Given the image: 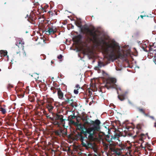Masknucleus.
<instances>
[{
    "label": "nucleus",
    "mask_w": 156,
    "mask_h": 156,
    "mask_svg": "<svg viewBox=\"0 0 156 156\" xmlns=\"http://www.w3.org/2000/svg\"><path fill=\"white\" fill-rule=\"evenodd\" d=\"M63 116L62 115L56 114L54 117V120H56L58 121L61 125H62L63 126H64L65 121L66 119H63Z\"/></svg>",
    "instance_id": "6e6552de"
},
{
    "label": "nucleus",
    "mask_w": 156,
    "mask_h": 156,
    "mask_svg": "<svg viewBox=\"0 0 156 156\" xmlns=\"http://www.w3.org/2000/svg\"><path fill=\"white\" fill-rule=\"evenodd\" d=\"M105 66V65L103 62L99 61L98 62V66L96 67L95 68L96 69H99V68H101L103 66Z\"/></svg>",
    "instance_id": "dca6fc26"
},
{
    "label": "nucleus",
    "mask_w": 156,
    "mask_h": 156,
    "mask_svg": "<svg viewBox=\"0 0 156 156\" xmlns=\"http://www.w3.org/2000/svg\"><path fill=\"white\" fill-rule=\"evenodd\" d=\"M76 126L77 127L78 129L81 131L80 133H78L76 137L81 141L82 146L87 150L90 149H93L94 152H97V150L95 144L89 141L88 138V135H89L88 128H86L81 124H78L77 123Z\"/></svg>",
    "instance_id": "f03ea898"
},
{
    "label": "nucleus",
    "mask_w": 156,
    "mask_h": 156,
    "mask_svg": "<svg viewBox=\"0 0 156 156\" xmlns=\"http://www.w3.org/2000/svg\"><path fill=\"white\" fill-rule=\"evenodd\" d=\"M51 90H53V92L55 90V88L54 87H51Z\"/></svg>",
    "instance_id": "c9c22d12"
},
{
    "label": "nucleus",
    "mask_w": 156,
    "mask_h": 156,
    "mask_svg": "<svg viewBox=\"0 0 156 156\" xmlns=\"http://www.w3.org/2000/svg\"><path fill=\"white\" fill-rule=\"evenodd\" d=\"M150 118H151V119H154V116H150Z\"/></svg>",
    "instance_id": "ea45409f"
},
{
    "label": "nucleus",
    "mask_w": 156,
    "mask_h": 156,
    "mask_svg": "<svg viewBox=\"0 0 156 156\" xmlns=\"http://www.w3.org/2000/svg\"><path fill=\"white\" fill-rule=\"evenodd\" d=\"M100 124L101 122L98 119H96L94 121L91 120L90 121V125L92 126L88 128L89 135H88V138L91 142L94 140L95 132L100 131Z\"/></svg>",
    "instance_id": "7ed1b4c3"
},
{
    "label": "nucleus",
    "mask_w": 156,
    "mask_h": 156,
    "mask_svg": "<svg viewBox=\"0 0 156 156\" xmlns=\"http://www.w3.org/2000/svg\"><path fill=\"white\" fill-rule=\"evenodd\" d=\"M62 132V129H57L55 131V133L56 135L60 137H61L62 134L61 133Z\"/></svg>",
    "instance_id": "2eb2a0df"
},
{
    "label": "nucleus",
    "mask_w": 156,
    "mask_h": 156,
    "mask_svg": "<svg viewBox=\"0 0 156 156\" xmlns=\"http://www.w3.org/2000/svg\"><path fill=\"white\" fill-rule=\"evenodd\" d=\"M1 57H5L7 55V52L6 50H1L0 51Z\"/></svg>",
    "instance_id": "f3484780"
},
{
    "label": "nucleus",
    "mask_w": 156,
    "mask_h": 156,
    "mask_svg": "<svg viewBox=\"0 0 156 156\" xmlns=\"http://www.w3.org/2000/svg\"><path fill=\"white\" fill-rule=\"evenodd\" d=\"M139 133V131H137L136 132V134H138V133Z\"/></svg>",
    "instance_id": "c03bdc74"
},
{
    "label": "nucleus",
    "mask_w": 156,
    "mask_h": 156,
    "mask_svg": "<svg viewBox=\"0 0 156 156\" xmlns=\"http://www.w3.org/2000/svg\"><path fill=\"white\" fill-rule=\"evenodd\" d=\"M53 63H54V62H53V61H51V63H53Z\"/></svg>",
    "instance_id": "37998d69"
},
{
    "label": "nucleus",
    "mask_w": 156,
    "mask_h": 156,
    "mask_svg": "<svg viewBox=\"0 0 156 156\" xmlns=\"http://www.w3.org/2000/svg\"><path fill=\"white\" fill-rule=\"evenodd\" d=\"M76 88H79V89L80 88V87L79 85L78 84H76Z\"/></svg>",
    "instance_id": "e433bc0d"
},
{
    "label": "nucleus",
    "mask_w": 156,
    "mask_h": 156,
    "mask_svg": "<svg viewBox=\"0 0 156 156\" xmlns=\"http://www.w3.org/2000/svg\"><path fill=\"white\" fill-rule=\"evenodd\" d=\"M49 113L50 114L49 115L47 113L45 114V115H46L47 118L50 119L51 120H54V117L56 114H55L53 112H49Z\"/></svg>",
    "instance_id": "9b49d317"
},
{
    "label": "nucleus",
    "mask_w": 156,
    "mask_h": 156,
    "mask_svg": "<svg viewBox=\"0 0 156 156\" xmlns=\"http://www.w3.org/2000/svg\"><path fill=\"white\" fill-rule=\"evenodd\" d=\"M94 155L95 156H97V155L96 154H94Z\"/></svg>",
    "instance_id": "49530a36"
},
{
    "label": "nucleus",
    "mask_w": 156,
    "mask_h": 156,
    "mask_svg": "<svg viewBox=\"0 0 156 156\" xmlns=\"http://www.w3.org/2000/svg\"><path fill=\"white\" fill-rule=\"evenodd\" d=\"M146 135H148V134H147V133H146Z\"/></svg>",
    "instance_id": "09e8293b"
},
{
    "label": "nucleus",
    "mask_w": 156,
    "mask_h": 156,
    "mask_svg": "<svg viewBox=\"0 0 156 156\" xmlns=\"http://www.w3.org/2000/svg\"><path fill=\"white\" fill-rule=\"evenodd\" d=\"M146 16H143V15H140V17L142 18V19H143V17H145Z\"/></svg>",
    "instance_id": "a19ab883"
},
{
    "label": "nucleus",
    "mask_w": 156,
    "mask_h": 156,
    "mask_svg": "<svg viewBox=\"0 0 156 156\" xmlns=\"http://www.w3.org/2000/svg\"><path fill=\"white\" fill-rule=\"evenodd\" d=\"M144 125L141 124H138L136 126V128L139 130H141Z\"/></svg>",
    "instance_id": "4be33fe9"
},
{
    "label": "nucleus",
    "mask_w": 156,
    "mask_h": 156,
    "mask_svg": "<svg viewBox=\"0 0 156 156\" xmlns=\"http://www.w3.org/2000/svg\"><path fill=\"white\" fill-rule=\"evenodd\" d=\"M29 100L31 102H34L35 100V98L34 97L29 98Z\"/></svg>",
    "instance_id": "473e14b6"
},
{
    "label": "nucleus",
    "mask_w": 156,
    "mask_h": 156,
    "mask_svg": "<svg viewBox=\"0 0 156 156\" xmlns=\"http://www.w3.org/2000/svg\"><path fill=\"white\" fill-rule=\"evenodd\" d=\"M0 111H1L3 114H5L6 112L5 109L1 107H0Z\"/></svg>",
    "instance_id": "a878e982"
},
{
    "label": "nucleus",
    "mask_w": 156,
    "mask_h": 156,
    "mask_svg": "<svg viewBox=\"0 0 156 156\" xmlns=\"http://www.w3.org/2000/svg\"><path fill=\"white\" fill-rule=\"evenodd\" d=\"M78 89H78L77 90L75 89L74 90V92L75 94H77L78 93H79V92L78 91Z\"/></svg>",
    "instance_id": "72a5a7b5"
},
{
    "label": "nucleus",
    "mask_w": 156,
    "mask_h": 156,
    "mask_svg": "<svg viewBox=\"0 0 156 156\" xmlns=\"http://www.w3.org/2000/svg\"><path fill=\"white\" fill-rule=\"evenodd\" d=\"M61 133L62 134V136L64 137L67 135V132L66 130L62 129Z\"/></svg>",
    "instance_id": "5701e85b"
},
{
    "label": "nucleus",
    "mask_w": 156,
    "mask_h": 156,
    "mask_svg": "<svg viewBox=\"0 0 156 156\" xmlns=\"http://www.w3.org/2000/svg\"><path fill=\"white\" fill-rule=\"evenodd\" d=\"M65 96L66 98L64 102L65 104H69L70 106L73 108L77 106V103L73 99L69 98L67 94H66Z\"/></svg>",
    "instance_id": "39448f33"
},
{
    "label": "nucleus",
    "mask_w": 156,
    "mask_h": 156,
    "mask_svg": "<svg viewBox=\"0 0 156 156\" xmlns=\"http://www.w3.org/2000/svg\"><path fill=\"white\" fill-rule=\"evenodd\" d=\"M104 149L105 150H107L109 147V145L108 144H105L104 145Z\"/></svg>",
    "instance_id": "c85d7f7f"
},
{
    "label": "nucleus",
    "mask_w": 156,
    "mask_h": 156,
    "mask_svg": "<svg viewBox=\"0 0 156 156\" xmlns=\"http://www.w3.org/2000/svg\"><path fill=\"white\" fill-rule=\"evenodd\" d=\"M145 138V135L144 134H141L139 136V139L142 142H144V140Z\"/></svg>",
    "instance_id": "6ab92c4d"
},
{
    "label": "nucleus",
    "mask_w": 156,
    "mask_h": 156,
    "mask_svg": "<svg viewBox=\"0 0 156 156\" xmlns=\"http://www.w3.org/2000/svg\"><path fill=\"white\" fill-rule=\"evenodd\" d=\"M75 23L77 26L80 28L82 33L91 37L89 36L87 37L90 41H92L97 46L102 47L103 53L107 55L110 59L115 60L117 58L123 59L127 57L126 54L124 52L121 53L119 50L117 51L116 54L115 52V47L117 46V44H109L106 43L102 38L99 37V34L96 33L95 31L93 32V30H94V28L91 30L86 25L82 26L81 22L80 21L75 22Z\"/></svg>",
    "instance_id": "f257e3e1"
},
{
    "label": "nucleus",
    "mask_w": 156,
    "mask_h": 156,
    "mask_svg": "<svg viewBox=\"0 0 156 156\" xmlns=\"http://www.w3.org/2000/svg\"><path fill=\"white\" fill-rule=\"evenodd\" d=\"M1 70L0 69V71H1Z\"/></svg>",
    "instance_id": "8fccbe9b"
},
{
    "label": "nucleus",
    "mask_w": 156,
    "mask_h": 156,
    "mask_svg": "<svg viewBox=\"0 0 156 156\" xmlns=\"http://www.w3.org/2000/svg\"><path fill=\"white\" fill-rule=\"evenodd\" d=\"M57 94L58 98L61 100L65 99L63 97V93L60 88H57Z\"/></svg>",
    "instance_id": "9d476101"
},
{
    "label": "nucleus",
    "mask_w": 156,
    "mask_h": 156,
    "mask_svg": "<svg viewBox=\"0 0 156 156\" xmlns=\"http://www.w3.org/2000/svg\"><path fill=\"white\" fill-rule=\"evenodd\" d=\"M153 59L154 62L155 63V64H156V59H154V58H153Z\"/></svg>",
    "instance_id": "58836bf2"
},
{
    "label": "nucleus",
    "mask_w": 156,
    "mask_h": 156,
    "mask_svg": "<svg viewBox=\"0 0 156 156\" xmlns=\"http://www.w3.org/2000/svg\"><path fill=\"white\" fill-rule=\"evenodd\" d=\"M42 9H43V10H44L45 12H46V11H45L44 9L43 8H42Z\"/></svg>",
    "instance_id": "a18cd8bd"
},
{
    "label": "nucleus",
    "mask_w": 156,
    "mask_h": 156,
    "mask_svg": "<svg viewBox=\"0 0 156 156\" xmlns=\"http://www.w3.org/2000/svg\"><path fill=\"white\" fill-rule=\"evenodd\" d=\"M13 87V85H12L11 84H8L7 86V88L9 90H10L11 88H12Z\"/></svg>",
    "instance_id": "c756f323"
},
{
    "label": "nucleus",
    "mask_w": 156,
    "mask_h": 156,
    "mask_svg": "<svg viewBox=\"0 0 156 156\" xmlns=\"http://www.w3.org/2000/svg\"><path fill=\"white\" fill-rule=\"evenodd\" d=\"M106 140L108 142H109V143H110V142L111 141H112L111 140H110L109 139H106Z\"/></svg>",
    "instance_id": "4c0bfd02"
},
{
    "label": "nucleus",
    "mask_w": 156,
    "mask_h": 156,
    "mask_svg": "<svg viewBox=\"0 0 156 156\" xmlns=\"http://www.w3.org/2000/svg\"><path fill=\"white\" fill-rule=\"evenodd\" d=\"M20 53V57H24L26 55V54L25 51L22 50V51H20L19 52H16L17 54Z\"/></svg>",
    "instance_id": "a211bd4d"
},
{
    "label": "nucleus",
    "mask_w": 156,
    "mask_h": 156,
    "mask_svg": "<svg viewBox=\"0 0 156 156\" xmlns=\"http://www.w3.org/2000/svg\"><path fill=\"white\" fill-rule=\"evenodd\" d=\"M138 111L140 113H142L144 114H145V112L143 109L139 108H138Z\"/></svg>",
    "instance_id": "bb28decb"
},
{
    "label": "nucleus",
    "mask_w": 156,
    "mask_h": 156,
    "mask_svg": "<svg viewBox=\"0 0 156 156\" xmlns=\"http://www.w3.org/2000/svg\"><path fill=\"white\" fill-rule=\"evenodd\" d=\"M44 31L46 34L49 35L55 33L57 31V29L55 27L48 24L45 28Z\"/></svg>",
    "instance_id": "0eeeda50"
},
{
    "label": "nucleus",
    "mask_w": 156,
    "mask_h": 156,
    "mask_svg": "<svg viewBox=\"0 0 156 156\" xmlns=\"http://www.w3.org/2000/svg\"><path fill=\"white\" fill-rule=\"evenodd\" d=\"M73 115H71L69 116L68 117V120H73V119H75L76 116L74 115V113L73 114Z\"/></svg>",
    "instance_id": "393cba45"
},
{
    "label": "nucleus",
    "mask_w": 156,
    "mask_h": 156,
    "mask_svg": "<svg viewBox=\"0 0 156 156\" xmlns=\"http://www.w3.org/2000/svg\"><path fill=\"white\" fill-rule=\"evenodd\" d=\"M46 108L48 109L49 112H52L54 107L51 105V104L48 103L46 104Z\"/></svg>",
    "instance_id": "4468645a"
},
{
    "label": "nucleus",
    "mask_w": 156,
    "mask_h": 156,
    "mask_svg": "<svg viewBox=\"0 0 156 156\" xmlns=\"http://www.w3.org/2000/svg\"><path fill=\"white\" fill-rule=\"evenodd\" d=\"M36 19V18L35 17L33 13H31L30 15L29 18H28V20L31 23H33V22L34 20H35Z\"/></svg>",
    "instance_id": "ddd939ff"
},
{
    "label": "nucleus",
    "mask_w": 156,
    "mask_h": 156,
    "mask_svg": "<svg viewBox=\"0 0 156 156\" xmlns=\"http://www.w3.org/2000/svg\"><path fill=\"white\" fill-rule=\"evenodd\" d=\"M53 101V100L51 98H48L47 99V104L50 103H51Z\"/></svg>",
    "instance_id": "7c9ffc66"
},
{
    "label": "nucleus",
    "mask_w": 156,
    "mask_h": 156,
    "mask_svg": "<svg viewBox=\"0 0 156 156\" xmlns=\"http://www.w3.org/2000/svg\"><path fill=\"white\" fill-rule=\"evenodd\" d=\"M69 122L71 124H74L75 125H76V124H77V122H75V121H73V120H68Z\"/></svg>",
    "instance_id": "2f4dec72"
},
{
    "label": "nucleus",
    "mask_w": 156,
    "mask_h": 156,
    "mask_svg": "<svg viewBox=\"0 0 156 156\" xmlns=\"http://www.w3.org/2000/svg\"><path fill=\"white\" fill-rule=\"evenodd\" d=\"M115 144H110L109 145V148L110 150L112 151H113L115 149Z\"/></svg>",
    "instance_id": "aec40b11"
},
{
    "label": "nucleus",
    "mask_w": 156,
    "mask_h": 156,
    "mask_svg": "<svg viewBox=\"0 0 156 156\" xmlns=\"http://www.w3.org/2000/svg\"><path fill=\"white\" fill-rule=\"evenodd\" d=\"M82 38V35L80 34H79L76 36L74 37L73 38V41L76 43H78L79 42Z\"/></svg>",
    "instance_id": "f8f14e48"
},
{
    "label": "nucleus",
    "mask_w": 156,
    "mask_h": 156,
    "mask_svg": "<svg viewBox=\"0 0 156 156\" xmlns=\"http://www.w3.org/2000/svg\"><path fill=\"white\" fill-rule=\"evenodd\" d=\"M128 93V91H125L121 94L118 95V98L121 101H123L125 99Z\"/></svg>",
    "instance_id": "1a4fd4ad"
},
{
    "label": "nucleus",
    "mask_w": 156,
    "mask_h": 156,
    "mask_svg": "<svg viewBox=\"0 0 156 156\" xmlns=\"http://www.w3.org/2000/svg\"><path fill=\"white\" fill-rule=\"evenodd\" d=\"M153 44L152 45H150V46L148 47L149 49L148 50L147 49V47L146 44H142L141 46L144 51L146 52H147L148 51H149L151 56L154 57V59H156V49H154L155 48V47L153 48Z\"/></svg>",
    "instance_id": "20e7f679"
},
{
    "label": "nucleus",
    "mask_w": 156,
    "mask_h": 156,
    "mask_svg": "<svg viewBox=\"0 0 156 156\" xmlns=\"http://www.w3.org/2000/svg\"><path fill=\"white\" fill-rule=\"evenodd\" d=\"M91 104H92L91 102H90V103H89V105H90Z\"/></svg>",
    "instance_id": "79ce46f5"
},
{
    "label": "nucleus",
    "mask_w": 156,
    "mask_h": 156,
    "mask_svg": "<svg viewBox=\"0 0 156 156\" xmlns=\"http://www.w3.org/2000/svg\"><path fill=\"white\" fill-rule=\"evenodd\" d=\"M62 150L64 151H67L70 150V148L69 147L62 148Z\"/></svg>",
    "instance_id": "cd10ccee"
},
{
    "label": "nucleus",
    "mask_w": 156,
    "mask_h": 156,
    "mask_svg": "<svg viewBox=\"0 0 156 156\" xmlns=\"http://www.w3.org/2000/svg\"><path fill=\"white\" fill-rule=\"evenodd\" d=\"M116 80L114 78H110L107 80V83L105 85L106 87L108 89L112 88H116V85L115 83Z\"/></svg>",
    "instance_id": "423d86ee"
},
{
    "label": "nucleus",
    "mask_w": 156,
    "mask_h": 156,
    "mask_svg": "<svg viewBox=\"0 0 156 156\" xmlns=\"http://www.w3.org/2000/svg\"><path fill=\"white\" fill-rule=\"evenodd\" d=\"M53 122V123L55 125H58V126H59L61 124L57 120H52Z\"/></svg>",
    "instance_id": "b1692460"
},
{
    "label": "nucleus",
    "mask_w": 156,
    "mask_h": 156,
    "mask_svg": "<svg viewBox=\"0 0 156 156\" xmlns=\"http://www.w3.org/2000/svg\"><path fill=\"white\" fill-rule=\"evenodd\" d=\"M120 150V149L119 150L118 149L115 148L112 151L114 152L116 155H121Z\"/></svg>",
    "instance_id": "412c9836"
},
{
    "label": "nucleus",
    "mask_w": 156,
    "mask_h": 156,
    "mask_svg": "<svg viewBox=\"0 0 156 156\" xmlns=\"http://www.w3.org/2000/svg\"><path fill=\"white\" fill-rule=\"evenodd\" d=\"M62 57V55H60L58 56V58L59 59H61Z\"/></svg>",
    "instance_id": "f704fd0d"
},
{
    "label": "nucleus",
    "mask_w": 156,
    "mask_h": 156,
    "mask_svg": "<svg viewBox=\"0 0 156 156\" xmlns=\"http://www.w3.org/2000/svg\"><path fill=\"white\" fill-rule=\"evenodd\" d=\"M119 49H120V47L119 46Z\"/></svg>",
    "instance_id": "de8ad7c7"
}]
</instances>
